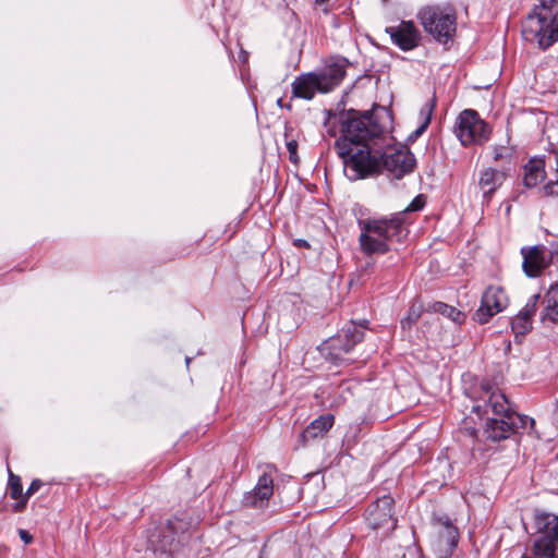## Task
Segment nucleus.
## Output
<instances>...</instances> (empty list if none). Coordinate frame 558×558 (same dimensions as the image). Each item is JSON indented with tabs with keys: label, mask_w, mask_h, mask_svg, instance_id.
<instances>
[{
	"label": "nucleus",
	"mask_w": 558,
	"mask_h": 558,
	"mask_svg": "<svg viewBox=\"0 0 558 558\" xmlns=\"http://www.w3.org/2000/svg\"><path fill=\"white\" fill-rule=\"evenodd\" d=\"M544 315L542 319H549L554 323L558 322V284H553L544 296Z\"/></svg>",
	"instance_id": "22"
},
{
	"label": "nucleus",
	"mask_w": 558,
	"mask_h": 558,
	"mask_svg": "<svg viewBox=\"0 0 558 558\" xmlns=\"http://www.w3.org/2000/svg\"><path fill=\"white\" fill-rule=\"evenodd\" d=\"M425 205V199L422 195H417L411 204L405 208V211H417L421 210Z\"/></svg>",
	"instance_id": "28"
},
{
	"label": "nucleus",
	"mask_w": 558,
	"mask_h": 558,
	"mask_svg": "<svg viewBox=\"0 0 558 558\" xmlns=\"http://www.w3.org/2000/svg\"><path fill=\"white\" fill-rule=\"evenodd\" d=\"M554 179L546 182L539 192L545 197H558V150L554 153Z\"/></svg>",
	"instance_id": "25"
},
{
	"label": "nucleus",
	"mask_w": 558,
	"mask_h": 558,
	"mask_svg": "<svg viewBox=\"0 0 558 558\" xmlns=\"http://www.w3.org/2000/svg\"><path fill=\"white\" fill-rule=\"evenodd\" d=\"M533 11L522 22L525 40L537 41L547 49L558 40V0H537Z\"/></svg>",
	"instance_id": "4"
},
{
	"label": "nucleus",
	"mask_w": 558,
	"mask_h": 558,
	"mask_svg": "<svg viewBox=\"0 0 558 558\" xmlns=\"http://www.w3.org/2000/svg\"><path fill=\"white\" fill-rule=\"evenodd\" d=\"M486 407V412L490 410L492 416L486 422L484 433L493 441L507 439L519 429H525L527 424L534 426V420L517 413L500 390L490 392Z\"/></svg>",
	"instance_id": "2"
},
{
	"label": "nucleus",
	"mask_w": 558,
	"mask_h": 558,
	"mask_svg": "<svg viewBox=\"0 0 558 558\" xmlns=\"http://www.w3.org/2000/svg\"><path fill=\"white\" fill-rule=\"evenodd\" d=\"M403 220L399 215L391 218H366L360 219L359 244L366 255L385 254L390 251L389 242L393 239H401L403 232Z\"/></svg>",
	"instance_id": "3"
},
{
	"label": "nucleus",
	"mask_w": 558,
	"mask_h": 558,
	"mask_svg": "<svg viewBox=\"0 0 558 558\" xmlns=\"http://www.w3.org/2000/svg\"><path fill=\"white\" fill-rule=\"evenodd\" d=\"M19 535L25 544H29L33 541V536L26 530H20Z\"/></svg>",
	"instance_id": "32"
},
{
	"label": "nucleus",
	"mask_w": 558,
	"mask_h": 558,
	"mask_svg": "<svg viewBox=\"0 0 558 558\" xmlns=\"http://www.w3.org/2000/svg\"><path fill=\"white\" fill-rule=\"evenodd\" d=\"M554 415H555V417H556V420L558 422V399H557V407L555 409Z\"/></svg>",
	"instance_id": "34"
},
{
	"label": "nucleus",
	"mask_w": 558,
	"mask_h": 558,
	"mask_svg": "<svg viewBox=\"0 0 558 558\" xmlns=\"http://www.w3.org/2000/svg\"><path fill=\"white\" fill-rule=\"evenodd\" d=\"M417 19L424 31L436 41L447 44L452 40L457 31V16L451 8L429 5L417 12Z\"/></svg>",
	"instance_id": "5"
},
{
	"label": "nucleus",
	"mask_w": 558,
	"mask_h": 558,
	"mask_svg": "<svg viewBox=\"0 0 558 558\" xmlns=\"http://www.w3.org/2000/svg\"><path fill=\"white\" fill-rule=\"evenodd\" d=\"M366 326L354 322L345 325L340 332L331 337L325 343V350L328 351L330 359L336 362L347 361L344 355L348 354L356 343L361 342L364 337V329Z\"/></svg>",
	"instance_id": "10"
},
{
	"label": "nucleus",
	"mask_w": 558,
	"mask_h": 558,
	"mask_svg": "<svg viewBox=\"0 0 558 558\" xmlns=\"http://www.w3.org/2000/svg\"><path fill=\"white\" fill-rule=\"evenodd\" d=\"M287 148H288V151L290 153V160L295 162L296 161V148H298L296 142L295 141L288 142Z\"/></svg>",
	"instance_id": "30"
},
{
	"label": "nucleus",
	"mask_w": 558,
	"mask_h": 558,
	"mask_svg": "<svg viewBox=\"0 0 558 558\" xmlns=\"http://www.w3.org/2000/svg\"><path fill=\"white\" fill-rule=\"evenodd\" d=\"M336 149L343 162L345 177L357 181L385 170L391 179H401L415 167L414 155L404 147L390 145L384 129L368 112L350 110L339 118Z\"/></svg>",
	"instance_id": "1"
},
{
	"label": "nucleus",
	"mask_w": 558,
	"mask_h": 558,
	"mask_svg": "<svg viewBox=\"0 0 558 558\" xmlns=\"http://www.w3.org/2000/svg\"><path fill=\"white\" fill-rule=\"evenodd\" d=\"M274 494V478L264 472L257 481L255 487L245 493L242 502L245 507L264 508L267 506L269 498Z\"/></svg>",
	"instance_id": "14"
},
{
	"label": "nucleus",
	"mask_w": 558,
	"mask_h": 558,
	"mask_svg": "<svg viewBox=\"0 0 558 558\" xmlns=\"http://www.w3.org/2000/svg\"><path fill=\"white\" fill-rule=\"evenodd\" d=\"M395 500L384 495L369 504L364 512L367 526L381 537L389 536L397 527L398 519L393 511Z\"/></svg>",
	"instance_id": "8"
},
{
	"label": "nucleus",
	"mask_w": 558,
	"mask_h": 558,
	"mask_svg": "<svg viewBox=\"0 0 558 558\" xmlns=\"http://www.w3.org/2000/svg\"><path fill=\"white\" fill-rule=\"evenodd\" d=\"M399 558H418V553L415 547H407L401 557Z\"/></svg>",
	"instance_id": "31"
},
{
	"label": "nucleus",
	"mask_w": 558,
	"mask_h": 558,
	"mask_svg": "<svg viewBox=\"0 0 558 558\" xmlns=\"http://www.w3.org/2000/svg\"><path fill=\"white\" fill-rule=\"evenodd\" d=\"M458 542V530L450 522L441 523L437 532V545L444 556L450 555Z\"/></svg>",
	"instance_id": "19"
},
{
	"label": "nucleus",
	"mask_w": 558,
	"mask_h": 558,
	"mask_svg": "<svg viewBox=\"0 0 558 558\" xmlns=\"http://www.w3.org/2000/svg\"><path fill=\"white\" fill-rule=\"evenodd\" d=\"M292 96L311 100L317 92L323 93V85L316 72L301 74L292 82Z\"/></svg>",
	"instance_id": "16"
},
{
	"label": "nucleus",
	"mask_w": 558,
	"mask_h": 558,
	"mask_svg": "<svg viewBox=\"0 0 558 558\" xmlns=\"http://www.w3.org/2000/svg\"><path fill=\"white\" fill-rule=\"evenodd\" d=\"M420 314H421L420 311L417 308H415L414 306H412L409 310L407 317L401 320L402 327L403 328L405 326L410 327L412 324H414L418 319Z\"/></svg>",
	"instance_id": "27"
},
{
	"label": "nucleus",
	"mask_w": 558,
	"mask_h": 558,
	"mask_svg": "<svg viewBox=\"0 0 558 558\" xmlns=\"http://www.w3.org/2000/svg\"><path fill=\"white\" fill-rule=\"evenodd\" d=\"M454 134L463 146L483 144L488 141L490 129L473 109L463 110L454 123Z\"/></svg>",
	"instance_id": "9"
},
{
	"label": "nucleus",
	"mask_w": 558,
	"mask_h": 558,
	"mask_svg": "<svg viewBox=\"0 0 558 558\" xmlns=\"http://www.w3.org/2000/svg\"><path fill=\"white\" fill-rule=\"evenodd\" d=\"M347 64L345 59H331L320 71L316 72L323 85V93L332 90L341 83L345 75Z\"/></svg>",
	"instance_id": "15"
},
{
	"label": "nucleus",
	"mask_w": 558,
	"mask_h": 558,
	"mask_svg": "<svg viewBox=\"0 0 558 558\" xmlns=\"http://www.w3.org/2000/svg\"><path fill=\"white\" fill-rule=\"evenodd\" d=\"M435 105H436V98L433 97L430 100H428L422 107V109L420 111L421 124L417 126L416 130H414L409 135V141L414 142L415 140H417L425 132V130L427 129V126L430 123V119H432L433 111L435 109Z\"/></svg>",
	"instance_id": "23"
},
{
	"label": "nucleus",
	"mask_w": 558,
	"mask_h": 558,
	"mask_svg": "<svg viewBox=\"0 0 558 558\" xmlns=\"http://www.w3.org/2000/svg\"><path fill=\"white\" fill-rule=\"evenodd\" d=\"M27 498L24 496V499L13 505V510L15 512H21L26 507Z\"/></svg>",
	"instance_id": "33"
},
{
	"label": "nucleus",
	"mask_w": 558,
	"mask_h": 558,
	"mask_svg": "<svg viewBox=\"0 0 558 558\" xmlns=\"http://www.w3.org/2000/svg\"><path fill=\"white\" fill-rule=\"evenodd\" d=\"M432 307L435 313H439L456 324L460 325L465 319V315L461 311L446 303L435 302Z\"/></svg>",
	"instance_id": "24"
},
{
	"label": "nucleus",
	"mask_w": 558,
	"mask_h": 558,
	"mask_svg": "<svg viewBox=\"0 0 558 558\" xmlns=\"http://www.w3.org/2000/svg\"><path fill=\"white\" fill-rule=\"evenodd\" d=\"M278 105H279V106H282V99H281V98H280V99H278Z\"/></svg>",
	"instance_id": "36"
},
{
	"label": "nucleus",
	"mask_w": 558,
	"mask_h": 558,
	"mask_svg": "<svg viewBox=\"0 0 558 558\" xmlns=\"http://www.w3.org/2000/svg\"><path fill=\"white\" fill-rule=\"evenodd\" d=\"M41 486H43V483L40 480H34L31 483L29 487L27 488V490L25 493V497L28 498L29 496L35 494Z\"/></svg>",
	"instance_id": "29"
},
{
	"label": "nucleus",
	"mask_w": 558,
	"mask_h": 558,
	"mask_svg": "<svg viewBox=\"0 0 558 558\" xmlns=\"http://www.w3.org/2000/svg\"><path fill=\"white\" fill-rule=\"evenodd\" d=\"M505 175L502 172L487 168L481 172L480 187L483 191V197L488 202L494 192L501 185Z\"/></svg>",
	"instance_id": "21"
},
{
	"label": "nucleus",
	"mask_w": 558,
	"mask_h": 558,
	"mask_svg": "<svg viewBox=\"0 0 558 558\" xmlns=\"http://www.w3.org/2000/svg\"><path fill=\"white\" fill-rule=\"evenodd\" d=\"M538 301L539 294H533L524 307L511 319V328L515 337L524 336L532 329Z\"/></svg>",
	"instance_id": "17"
},
{
	"label": "nucleus",
	"mask_w": 558,
	"mask_h": 558,
	"mask_svg": "<svg viewBox=\"0 0 558 558\" xmlns=\"http://www.w3.org/2000/svg\"><path fill=\"white\" fill-rule=\"evenodd\" d=\"M22 490H23V488H22L21 478L10 472V476H9L10 497L12 499H17V498L22 497Z\"/></svg>",
	"instance_id": "26"
},
{
	"label": "nucleus",
	"mask_w": 558,
	"mask_h": 558,
	"mask_svg": "<svg viewBox=\"0 0 558 558\" xmlns=\"http://www.w3.org/2000/svg\"><path fill=\"white\" fill-rule=\"evenodd\" d=\"M522 269L530 278L539 276L553 262V253L544 245L522 247Z\"/></svg>",
	"instance_id": "12"
},
{
	"label": "nucleus",
	"mask_w": 558,
	"mask_h": 558,
	"mask_svg": "<svg viewBox=\"0 0 558 558\" xmlns=\"http://www.w3.org/2000/svg\"><path fill=\"white\" fill-rule=\"evenodd\" d=\"M391 41L403 51L416 48L421 41V32L412 21H401L396 26L386 27Z\"/></svg>",
	"instance_id": "13"
},
{
	"label": "nucleus",
	"mask_w": 558,
	"mask_h": 558,
	"mask_svg": "<svg viewBox=\"0 0 558 558\" xmlns=\"http://www.w3.org/2000/svg\"><path fill=\"white\" fill-rule=\"evenodd\" d=\"M509 304L505 290L499 286L488 287L481 300V305L474 313V320L486 324L494 315L502 312Z\"/></svg>",
	"instance_id": "11"
},
{
	"label": "nucleus",
	"mask_w": 558,
	"mask_h": 558,
	"mask_svg": "<svg viewBox=\"0 0 558 558\" xmlns=\"http://www.w3.org/2000/svg\"><path fill=\"white\" fill-rule=\"evenodd\" d=\"M190 362H191V357H186L185 359V363H186L187 366L190 365Z\"/></svg>",
	"instance_id": "35"
},
{
	"label": "nucleus",
	"mask_w": 558,
	"mask_h": 558,
	"mask_svg": "<svg viewBox=\"0 0 558 558\" xmlns=\"http://www.w3.org/2000/svg\"><path fill=\"white\" fill-rule=\"evenodd\" d=\"M533 529L538 538L534 541L531 558H556L558 543V515L542 509L533 512Z\"/></svg>",
	"instance_id": "6"
},
{
	"label": "nucleus",
	"mask_w": 558,
	"mask_h": 558,
	"mask_svg": "<svg viewBox=\"0 0 558 558\" xmlns=\"http://www.w3.org/2000/svg\"><path fill=\"white\" fill-rule=\"evenodd\" d=\"M522 558H531V557H530V556H527V555H525V556H523Z\"/></svg>",
	"instance_id": "37"
},
{
	"label": "nucleus",
	"mask_w": 558,
	"mask_h": 558,
	"mask_svg": "<svg viewBox=\"0 0 558 558\" xmlns=\"http://www.w3.org/2000/svg\"><path fill=\"white\" fill-rule=\"evenodd\" d=\"M335 417L331 414H326L314 420L301 434V439L304 444L323 437L333 425Z\"/></svg>",
	"instance_id": "20"
},
{
	"label": "nucleus",
	"mask_w": 558,
	"mask_h": 558,
	"mask_svg": "<svg viewBox=\"0 0 558 558\" xmlns=\"http://www.w3.org/2000/svg\"><path fill=\"white\" fill-rule=\"evenodd\" d=\"M186 524L178 518L147 530V543L151 550L161 554H174L186 541Z\"/></svg>",
	"instance_id": "7"
},
{
	"label": "nucleus",
	"mask_w": 558,
	"mask_h": 558,
	"mask_svg": "<svg viewBox=\"0 0 558 558\" xmlns=\"http://www.w3.org/2000/svg\"><path fill=\"white\" fill-rule=\"evenodd\" d=\"M546 179V163L542 158H531L524 166L523 184L529 189L536 187Z\"/></svg>",
	"instance_id": "18"
}]
</instances>
